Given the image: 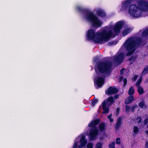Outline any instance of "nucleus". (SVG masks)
I'll return each instance as SVG.
<instances>
[{
  "mask_svg": "<svg viewBox=\"0 0 148 148\" xmlns=\"http://www.w3.org/2000/svg\"><path fill=\"white\" fill-rule=\"evenodd\" d=\"M112 35V32L110 30L108 32L106 29H103L102 32L98 31L95 33V31L90 29L87 32V36L89 40H93L96 43L103 44L109 41Z\"/></svg>",
  "mask_w": 148,
  "mask_h": 148,
  "instance_id": "nucleus-1",
  "label": "nucleus"
},
{
  "mask_svg": "<svg viewBox=\"0 0 148 148\" xmlns=\"http://www.w3.org/2000/svg\"><path fill=\"white\" fill-rule=\"evenodd\" d=\"M145 44V42L143 41L141 38H129L125 41L124 44L125 48L128 51L126 54V56H131L135 52L136 47L140 45L143 46Z\"/></svg>",
  "mask_w": 148,
  "mask_h": 148,
  "instance_id": "nucleus-2",
  "label": "nucleus"
},
{
  "mask_svg": "<svg viewBox=\"0 0 148 148\" xmlns=\"http://www.w3.org/2000/svg\"><path fill=\"white\" fill-rule=\"evenodd\" d=\"M77 9L80 12L86 14V19L92 24L93 27L97 29L101 27L102 22L99 20L93 13L87 9L80 6L77 7Z\"/></svg>",
  "mask_w": 148,
  "mask_h": 148,
  "instance_id": "nucleus-3",
  "label": "nucleus"
},
{
  "mask_svg": "<svg viewBox=\"0 0 148 148\" xmlns=\"http://www.w3.org/2000/svg\"><path fill=\"white\" fill-rule=\"evenodd\" d=\"M112 63L110 61H101L97 64V69L99 72L104 74L105 77H108L110 74Z\"/></svg>",
  "mask_w": 148,
  "mask_h": 148,
  "instance_id": "nucleus-4",
  "label": "nucleus"
},
{
  "mask_svg": "<svg viewBox=\"0 0 148 148\" xmlns=\"http://www.w3.org/2000/svg\"><path fill=\"white\" fill-rule=\"evenodd\" d=\"M114 99L112 96L108 97L107 100H104L101 103V106L103 110V114L108 113L109 111V107L114 102Z\"/></svg>",
  "mask_w": 148,
  "mask_h": 148,
  "instance_id": "nucleus-5",
  "label": "nucleus"
},
{
  "mask_svg": "<svg viewBox=\"0 0 148 148\" xmlns=\"http://www.w3.org/2000/svg\"><path fill=\"white\" fill-rule=\"evenodd\" d=\"M135 4L130 5L129 7L128 12L132 17H138L142 15V12Z\"/></svg>",
  "mask_w": 148,
  "mask_h": 148,
  "instance_id": "nucleus-6",
  "label": "nucleus"
},
{
  "mask_svg": "<svg viewBox=\"0 0 148 148\" xmlns=\"http://www.w3.org/2000/svg\"><path fill=\"white\" fill-rule=\"evenodd\" d=\"M123 23L122 21H119L116 22L113 28L114 34H113L112 33V35L111 37L113 36V37H114L116 35H118L121 29L123 27Z\"/></svg>",
  "mask_w": 148,
  "mask_h": 148,
  "instance_id": "nucleus-7",
  "label": "nucleus"
},
{
  "mask_svg": "<svg viewBox=\"0 0 148 148\" xmlns=\"http://www.w3.org/2000/svg\"><path fill=\"white\" fill-rule=\"evenodd\" d=\"M125 58V54L123 52H121L117 56L113 57V61L114 63L119 65L123 60Z\"/></svg>",
  "mask_w": 148,
  "mask_h": 148,
  "instance_id": "nucleus-8",
  "label": "nucleus"
},
{
  "mask_svg": "<svg viewBox=\"0 0 148 148\" xmlns=\"http://www.w3.org/2000/svg\"><path fill=\"white\" fill-rule=\"evenodd\" d=\"M98 131L95 127H92L90 130L89 133V139L90 140L96 139V136L98 134Z\"/></svg>",
  "mask_w": 148,
  "mask_h": 148,
  "instance_id": "nucleus-9",
  "label": "nucleus"
},
{
  "mask_svg": "<svg viewBox=\"0 0 148 148\" xmlns=\"http://www.w3.org/2000/svg\"><path fill=\"white\" fill-rule=\"evenodd\" d=\"M95 84H96L97 86V88L101 87L105 83V78L101 77H98L96 81H94Z\"/></svg>",
  "mask_w": 148,
  "mask_h": 148,
  "instance_id": "nucleus-10",
  "label": "nucleus"
},
{
  "mask_svg": "<svg viewBox=\"0 0 148 148\" xmlns=\"http://www.w3.org/2000/svg\"><path fill=\"white\" fill-rule=\"evenodd\" d=\"M138 7L142 12V10H144L145 8L148 6L147 3L145 1L143 0L139 1L138 3Z\"/></svg>",
  "mask_w": 148,
  "mask_h": 148,
  "instance_id": "nucleus-11",
  "label": "nucleus"
},
{
  "mask_svg": "<svg viewBox=\"0 0 148 148\" xmlns=\"http://www.w3.org/2000/svg\"><path fill=\"white\" fill-rule=\"evenodd\" d=\"M118 92L119 90L117 88L110 86L109 88L107 91L106 90V93L110 95L116 94Z\"/></svg>",
  "mask_w": 148,
  "mask_h": 148,
  "instance_id": "nucleus-12",
  "label": "nucleus"
},
{
  "mask_svg": "<svg viewBox=\"0 0 148 148\" xmlns=\"http://www.w3.org/2000/svg\"><path fill=\"white\" fill-rule=\"evenodd\" d=\"M79 142L80 145L79 146V148H82L86 145L87 143V140L86 139V137L85 136L83 135L81 137Z\"/></svg>",
  "mask_w": 148,
  "mask_h": 148,
  "instance_id": "nucleus-13",
  "label": "nucleus"
},
{
  "mask_svg": "<svg viewBox=\"0 0 148 148\" xmlns=\"http://www.w3.org/2000/svg\"><path fill=\"white\" fill-rule=\"evenodd\" d=\"M122 123V118L121 116L119 117L117 119V122L114 126L115 130H117L120 128Z\"/></svg>",
  "mask_w": 148,
  "mask_h": 148,
  "instance_id": "nucleus-14",
  "label": "nucleus"
},
{
  "mask_svg": "<svg viewBox=\"0 0 148 148\" xmlns=\"http://www.w3.org/2000/svg\"><path fill=\"white\" fill-rule=\"evenodd\" d=\"M100 120L99 119H97L94 120H92L88 124V126L89 127H93L97 125L100 122Z\"/></svg>",
  "mask_w": 148,
  "mask_h": 148,
  "instance_id": "nucleus-15",
  "label": "nucleus"
},
{
  "mask_svg": "<svg viewBox=\"0 0 148 148\" xmlns=\"http://www.w3.org/2000/svg\"><path fill=\"white\" fill-rule=\"evenodd\" d=\"M131 2V0H126L124 1L122 5V7L125 9H127L128 8Z\"/></svg>",
  "mask_w": 148,
  "mask_h": 148,
  "instance_id": "nucleus-16",
  "label": "nucleus"
},
{
  "mask_svg": "<svg viewBox=\"0 0 148 148\" xmlns=\"http://www.w3.org/2000/svg\"><path fill=\"white\" fill-rule=\"evenodd\" d=\"M96 13L98 16L101 17H104L106 16V14L105 12L101 10H97Z\"/></svg>",
  "mask_w": 148,
  "mask_h": 148,
  "instance_id": "nucleus-17",
  "label": "nucleus"
},
{
  "mask_svg": "<svg viewBox=\"0 0 148 148\" xmlns=\"http://www.w3.org/2000/svg\"><path fill=\"white\" fill-rule=\"evenodd\" d=\"M143 38H145L146 40H148V29L145 30L141 34Z\"/></svg>",
  "mask_w": 148,
  "mask_h": 148,
  "instance_id": "nucleus-18",
  "label": "nucleus"
},
{
  "mask_svg": "<svg viewBox=\"0 0 148 148\" xmlns=\"http://www.w3.org/2000/svg\"><path fill=\"white\" fill-rule=\"evenodd\" d=\"M134 99L133 96L130 95L125 99V103L126 104H129Z\"/></svg>",
  "mask_w": 148,
  "mask_h": 148,
  "instance_id": "nucleus-19",
  "label": "nucleus"
},
{
  "mask_svg": "<svg viewBox=\"0 0 148 148\" xmlns=\"http://www.w3.org/2000/svg\"><path fill=\"white\" fill-rule=\"evenodd\" d=\"M132 30L131 28H128L125 29L122 32V35L124 36L130 33Z\"/></svg>",
  "mask_w": 148,
  "mask_h": 148,
  "instance_id": "nucleus-20",
  "label": "nucleus"
},
{
  "mask_svg": "<svg viewBox=\"0 0 148 148\" xmlns=\"http://www.w3.org/2000/svg\"><path fill=\"white\" fill-rule=\"evenodd\" d=\"M99 128L100 131L102 132L105 130V124L104 122H102L99 125Z\"/></svg>",
  "mask_w": 148,
  "mask_h": 148,
  "instance_id": "nucleus-21",
  "label": "nucleus"
},
{
  "mask_svg": "<svg viewBox=\"0 0 148 148\" xmlns=\"http://www.w3.org/2000/svg\"><path fill=\"white\" fill-rule=\"evenodd\" d=\"M134 92V89L133 87L131 86L128 91V94L130 95L133 96Z\"/></svg>",
  "mask_w": 148,
  "mask_h": 148,
  "instance_id": "nucleus-22",
  "label": "nucleus"
},
{
  "mask_svg": "<svg viewBox=\"0 0 148 148\" xmlns=\"http://www.w3.org/2000/svg\"><path fill=\"white\" fill-rule=\"evenodd\" d=\"M137 91L140 95L142 94L144 92L143 89L141 86L137 87Z\"/></svg>",
  "mask_w": 148,
  "mask_h": 148,
  "instance_id": "nucleus-23",
  "label": "nucleus"
},
{
  "mask_svg": "<svg viewBox=\"0 0 148 148\" xmlns=\"http://www.w3.org/2000/svg\"><path fill=\"white\" fill-rule=\"evenodd\" d=\"M148 73V65L146 66L143 71L142 72V73L143 74H145Z\"/></svg>",
  "mask_w": 148,
  "mask_h": 148,
  "instance_id": "nucleus-24",
  "label": "nucleus"
},
{
  "mask_svg": "<svg viewBox=\"0 0 148 148\" xmlns=\"http://www.w3.org/2000/svg\"><path fill=\"white\" fill-rule=\"evenodd\" d=\"M142 81V79L141 78H140L136 83V85L137 87L139 86H140V84Z\"/></svg>",
  "mask_w": 148,
  "mask_h": 148,
  "instance_id": "nucleus-25",
  "label": "nucleus"
},
{
  "mask_svg": "<svg viewBox=\"0 0 148 148\" xmlns=\"http://www.w3.org/2000/svg\"><path fill=\"white\" fill-rule=\"evenodd\" d=\"M145 105L144 101H141L138 103V106L141 108H143L144 106Z\"/></svg>",
  "mask_w": 148,
  "mask_h": 148,
  "instance_id": "nucleus-26",
  "label": "nucleus"
},
{
  "mask_svg": "<svg viewBox=\"0 0 148 148\" xmlns=\"http://www.w3.org/2000/svg\"><path fill=\"white\" fill-rule=\"evenodd\" d=\"M139 130L138 127L136 126H134V127L133 132L134 134H137L139 132Z\"/></svg>",
  "mask_w": 148,
  "mask_h": 148,
  "instance_id": "nucleus-27",
  "label": "nucleus"
},
{
  "mask_svg": "<svg viewBox=\"0 0 148 148\" xmlns=\"http://www.w3.org/2000/svg\"><path fill=\"white\" fill-rule=\"evenodd\" d=\"M98 101V100L97 99H94L93 101H92L91 103V105L92 106H94L97 103Z\"/></svg>",
  "mask_w": 148,
  "mask_h": 148,
  "instance_id": "nucleus-28",
  "label": "nucleus"
},
{
  "mask_svg": "<svg viewBox=\"0 0 148 148\" xmlns=\"http://www.w3.org/2000/svg\"><path fill=\"white\" fill-rule=\"evenodd\" d=\"M117 43V42L116 41H112L108 43V45L109 46H112L113 45H116Z\"/></svg>",
  "mask_w": 148,
  "mask_h": 148,
  "instance_id": "nucleus-29",
  "label": "nucleus"
},
{
  "mask_svg": "<svg viewBox=\"0 0 148 148\" xmlns=\"http://www.w3.org/2000/svg\"><path fill=\"white\" fill-rule=\"evenodd\" d=\"M115 143L114 142H112L110 143L109 145V147L110 148H115Z\"/></svg>",
  "mask_w": 148,
  "mask_h": 148,
  "instance_id": "nucleus-30",
  "label": "nucleus"
},
{
  "mask_svg": "<svg viewBox=\"0 0 148 148\" xmlns=\"http://www.w3.org/2000/svg\"><path fill=\"white\" fill-rule=\"evenodd\" d=\"M102 144L101 143H98L96 145L97 148H102Z\"/></svg>",
  "mask_w": 148,
  "mask_h": 148,
  "instance_id": "nucleus-31",
  "label": "nucleus"
},
{
  "mask_svg": "<svg viewBox=\"0 0 148 148\" xmlns=\"http://www.w3.org/2000/svg\"><path fill=\"white\" fill-rule=\"evenodd\" d=\"M137 106V105L136 104H135L134 105H133L131 108V111L132 112H134V110L135 108Z\"/></svg>",
  "mask_w": 148,
  "mask_h": 148,
  "instance_id": "nucleus-32",
  "label": "nucleus"
},
{
  "mask_svg": "<svg viewBox=\"0 0 148 148\" xmlns=\"http://www.w3.org/2000/svg\"><path fill=\"white\" fill-rule=\"evenodd\" d=\"M87 148H92L93 147V144L91 143H88L86 146Z\"/></svg>",
  "mask_w": 148,
  "mask_h": 148,
  "instance_id": "nucleus-33",
  "label": "nucleus"
},
{
  "mask_svg": "<svg viewBox=\"0 0 148 148\" xmlns=\"http://www.w3.org/2000/svg\"><path fill=\"white\" fill-rule=\"evenodd\" d=\"M120 138H117L116 139V143L118 145H119L121 143Z\"/></svg>",
  "mask_w": 148,
  "mask_h": 148,
  "instance_id": "nucleus-34",
  "label": "nucleus"
},
{
  "mask_svg": "<svg viewBox=\"0 0 148 148\" xmlns=\"http://www.w3.org/2000/svg\"><path fill=\"white\" fill-rule=\"evenodd\" d=\"M135 59L136 57L134 56H132L129 58V60L130 61H134L135 60Z\"/></svg>",
  "mask_w": 148,
  "mask_h": 148,
  "instance_id": "nucleus-35",
  "label": "nucleus"
},
{
  "mask_svg": "<svg viewBox=\"0 0 148 148\" xmlns=\"http://www.w3.org/2000/svg\"><path fill=\"white\" fill-rule=\"evenodd\" d=\"M123 81L124 83L123 86H125L127 84V81L126 78H125V79H124Z\"/></svg>",
  "mask_w": 148,
  "mask_h": 148,
  "instance_id": "nucleus-36",
  "label": "nucleus"
},
{
  "mask_svg": "<svg viewBox=\"0 0 148 148\" xmlns=\"http://www.w3.org/2000/svg\"><path fill=\"white\" fill-rule=\"evenodd\" d=\"M139 119L138 121V123H141L142 121V119L141 118V117L140 116H138L137 119Z\"/></svg>",
  "mask_w": 148,
  "mask_h": 148,
  "instance_id": "nucleus-37",
  "label": "nucleus"
},
{
  "mask_svg": "<svg viewBox=\"0 0 148 148\" xmlns=\"http://www.w3.org/2000/svg\"><path fill=\"white\" fill-rule=\"evenodd\" d=\"M125 111L126 112L129 111L131 109V108L130 107L128 106H125Z\"/></svg>",
  "mask_w": 148,
  "mask_h": 148,
  "instance_id": "nucleus-38",
  "label": "nucleus"
},
{
  "mask_svg": "<svg viewBox=\"0 0 148 148\" xmlns=\"http://www.w3.org/2000/svg\"><path fill=\"white\" fill-rule=\"evenodd\" d=\"M148 123V118H146L144 121V124L145 125H147Z\"/></svg>",
  "mask_w": 148,
  "mask_h": 148,
  "instance_id": "nucleus-39",
  "label": "nucleus"
},
{
  "mask_svg": "<svg viewBox=\"0 0 148 148\" xmlns=\"http://www.w3.org/2000/svg\"><path fill=\"white\" fill-rule=\"evenodd\" d=\"M78 145V143L77 142H75L73 145V148H77Z\"/></svg>",
  "mask_w": 148,
  "mask_h": 148,
  "instance_id": "nucleus-40",
  "label": "nucleus"
},
{
  "mask_svg": "<svg viewBox=\"0 0 148 148\" xmlns=\"http://www.w3.org/2000/svg\"><path fill=\"white\" fill-rule=\"evenodd\" d=\"M138 77V75H135L132 79L134 81H135L137 79Z\"/></svg>",
  "mask_w": 148,
  "mask_h": 148,
  "instance_id": "nucleus-41",
  "label": "nucleus"
},
{
  "mask_svg": "<svg viewBox=\"0 0 148 148\" xmlns=\"http://www.w3.org/2000/svg\"><path fill=\"white\" fill-rule=\"evenodd\" d=\"M119 95L118 94L115 95L114 96V98L115 99H117L119 98Z\"/></svg>",
  "mask_w": 148,
  "mask_h": 148,
  "instance_id": "nucleus-42",
  "label": "nucleus"
},
{
  "mask_svg": "<svg viewBox=\"0 0 148 148\" xmlns=\"http://www.w3.org/2000/svg\"><path fill=\"white\" fill-rule=\"evenodd\" d=\"M120 111V108H116V114H119V112Z\"/></svg>",
  "mask_w": 148,
  "mask_h": 148,
  "instance_id": "nucleus-43",
  "label": "nucleus"
},
{
  "mask_svg": "<svg viewBox=\"0 0 148 148\" xmlns=\"http://www.w3.org/2000/svg\"><path fill=\"white\" fill-rule=\"evenodd\" d=\"M145 146L146 148H148V142L146 141L145 143Z\"/></svg>",
  "mask_w": 148,
  "mask_h": 148,
  "instance_id": "nucleus-44",
  "label": "nucleus"
},
{
  "mask_svg": "<svg viewBox=\"0 0 148 148\" xmlns=\"http://www.w3.org/2000/svg\"><path fill=\"white\" fill-rule=\"evenodd\" d=\"M99 59V57H98L97 58L96 57L95 58L94 61L95 62H97L98 60Z\"/></svg>",
  "mask_w": 148,
  "mask_h": 148,
  "instance_id": "nucleus-45",
  "label": "nucleus"
},
{
  "mask_svg": "<svg viewBox=\"0 0 148 148\" xmlns=\"http://www.w3.org/2000/svg\"><path fill=\"white\" fill-rule=\"evenodd\" d=\"M109 120L111 122H112L114 121L113 119L112 118L110 119Z\"/></svg>",
  "mask_w": 148,
  "mask_h": 148,
  "instance_id": "nucleus-46",
  "label": "nucleus"
},
{
  "mask_svg": "<svg viewBox=\"0 0 148 148\" xmlns=\"http://www.w3.org/2000/svg\"><path fill=\"white\" fill-rule=\"evenodd\" d=\"M112 116V114H110L108 116V119H110L111 118V117Z\"/></svg>",
  "mask_w": 148,
  "mask_h": 148,
  "instance_id": "nucleus-47",
  "label": "nucleus"
},
{
  "mask_svg": "<svg viewBox=\"0 0 148 148\" xmlns=\"http://www.w3.org/2000/svg\"><path fill=\"white\" fill-rule=\"evenodd\" d=\"M147 127L148 129V125H147ZM145 132L148 136V130L146 131Z\"/></svg>",
  "mask_w": 148,
  "mask_h": 148,
  "instance_id": "nucleus-48",
  "label": "nucleus"
},
{
  "mask_svg": "<svg viewBox=\"0 0 148 148\" xmlns=\"http://www.w3.org/2000/svg\"><path fill=\"white\" fill-rule=\"evenodd\" d=\"M123 72H122V70H121V74H123Z\"/></svg>",
  "mask_w": 148,
  "mask_h": 148,
  "instance_id": "nucleus-49",
  "label": "nucleus"
}]
</instances>
